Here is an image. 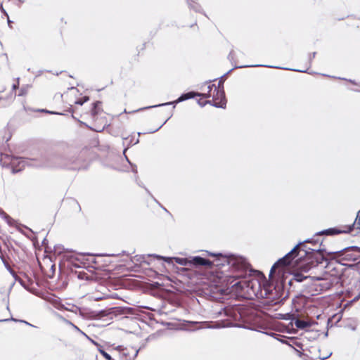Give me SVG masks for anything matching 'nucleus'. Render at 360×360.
<instances>
[{
    "label": "nucleus",
    "instance_id": "obj_1",
    "mask_svg": "<svg viewBox=\"0 0 360 360\" xmlns=\"http://www.w3.org/2000/svg\"><path fill=\"white\" fill-rule=\"evenodd\" d=\"M141 110V109H139L132 112H127L124 110L123 113H120L119 115L112 117V122L108 123L109 115L102 109V103L101 101H96L93 103L92 108L89 112V115L92 120L91 129L95 131L101 132L103 131L106 127H108L112 131L114 128L118 127L120 122L124 118L123 115L124 113L135 112Z\"/></svg>",
    "mask_w": 360,
    "mask_h": 360
},
{
    "label": "nucleus",
    "instance_id": "obj_2",
    "mask_svg": "<svg viewBox=\"0 0 360 360\" xmlns=\"http://www.w3.org/2000/svg\"><path fill=\"white\" fill-rule=\"evenodd\" d=\"M207 91L202 94L190 91L182 94L177 100L178 102L193 98L195 96H202L203 98H212L211 104L218 108H224L226 104V99L224 89V80L220 79L215 83L210 84L207 87Z\"/></svg>",
    "mask_w": 360,
    "mask_h": 360
},
{
    "label": "nucleus",
    "instance_id": "obj_3",
    "mask_svg": "<svg viewBox=\"0 0 360 360\" xmlns=\"http://www.w3.org/2000/svg\"><path fill=\"white\" fill-rule=\"evenodd\" d=\"M302 246H304L303 244L297 245L285 257L278 259L271 267L269 276L272 277L276 269H278V273L283 274L285 269L291 264L294 259L297 257L296 260L297 262L298 260H302L305 256H307L308 252L302 249Z\"/></svg>",
    "mask_w": 360,
    "mask_h": 360
},
{
    "label": "nucleus",
    "instance_id": "obj_4",
    "mask_svg": "<svg viewBox=\"0 0 360 360\" xmlns=\"http://www.w3.org/2000/svg\"><path fill=\"white\" fill-rule=\"evenodd\" d=\"M244 285L250 288L255 295H257L259 290H262V283L257 279H250L245 282L238 281L233 284V287L244 288Z\"/></svg>",
    "mask_w": 360,
    "mask_h": 360
},
{
    "label": "nucleus",
    "instance_id": "obj_5",
    "mask_svg": "<svg viewBox=\"0 0 360 360\" xmlns=\"http://www.w3.org/2000/svg\"><path fill=\"white\" fill-rule=\"evenodd\" d=\"M356 226L357 229H360V211L358 212L356 219L352 226H347L344 227V229H329L325 231L328 235H335L342 233H350Z\"/></svg>",
    "mask_w": 360,
    "mask_h": 360
},
{
    "label": "nucleus",
    "instance_id": "obj_6",
    "mask_svg": "<svg viewBox=\"0 0 360 360\" xmlns=\"http://www.w3.org/2000/svg\"><path fill=\"white\" fill-rule=\"evenodd\" d=\"M308 263L304 264L303 266L300 267V271H296L292 274V277L289 281L290 285H292L294 282H302L307 279H311L309 276L305 275L307 273L309 268L307 266Z\"/></svg>",
    "mask_w": 360,
    "mask_h": 360
},
{
    "label": "nucleus",
    "instance_id": "obj_7",
    "mask_svg": "<svg viewBox=\"0 0 360 360\" xmlns=\"http://www.w3.org/2000/svg\"><path fill=\"white\" fill-rule=\"evenodd\" d=\"M206 266L208 267H212L213 265L212 262L209 259H204L201 257L196 256L193 257L191 259V266Z\"/></svg>",
    "mask_w": 360,
    "mask_h": 360
},
{
    "label": "nucleus",
    "instance_id": "obj_8",
    "mask_svg": "<svg viewBox=\"0 0 360 360\" xmlns=\"http://www.w3.org/2000/svg\"><path fill=\"white\" fill-rule=\"evenodd\" d=\"M15 281H18L25 288L30 290L33 284L32 280L25 274L22 276H15Z\"/></svg>",
    "mask_w": 360,
    "mask_h": 360
},
{
    "label": "nucleus",
    "instance_id": "obj_9",
    "mask_svg": "<svg viewBox=\"0 0 360 360\" xmlns=\"http://www.w3.org/2000/svg\"><path fill=\"white\" fill-rule=\"evenodd\" d=\"M175 261L180 265L183 266H191V259L188 258H175Z\"/></svg>",
    "mask_w": 360,
    "mask_h": 360
},
{
    "label": "nucleus",
    "instance_id": "obj_10",
    "mask_svg": "<svg viewBox=\"0 0 360 360\" xmlns=\"http://www.w3.org/2000/svg\"><path fill=\"white\" fill-rule=\"evenodd\" d=\"M30 88V85L22 86L18 94V96H25L28 94L29 89Z\"/></svg>",
    "mask_w": 360,
    "mask_h": 360
},
{
    "label": "nucleus",
    "instance_id": "obj_11",
    "mask_svg": "<svg viewBox=\"0 0 360 360\" xmlns=\"http://www.w3.org/2000/svg\"><path fill=\"white\" fill-rule=\"evenodd\" d=\"M262 286H263L264 290L265 291V293H264L265 296L271 298L269 296L271 294V292L269 290V288H271V285L269 284L266 283V281H262Z\"/></svg>",
    "mask_w": 360,
    "mask_h": 360
},
{
    "label": "nucleus",
    "instance_id": "obj_12",
    "mask_svg": "<svg viewBox=\"0 0 360 360\" xmlns=\"http://www.w3.org/2000/svg\"><path fill=\"white\" fill-rule=\"evenodd\" d=\"M295 326L299 328H304L308 326V323L303 320H297L295 321Z\"/></svg>",
    "mask_w": 360,
    "mask_h": 360
},
{
    "label": "nucleus",
    "instance_id": "obj_13",
    "mask_svg": "<svg viewBox=\"0 0 360 360\" xmlns=\"http://www.w3.org/2000/svg\"><path fill=\"white\" fill-rule=\"evenodd\" d=\"M89 100V96H84L81 98L77 99L75 101V104L82 105L85 102L88 101Z\"/></svg>",
    "mask_w": 360,
    "mask_h": 360
},
{
    "label": "nucleus",
    "instance_id": "obj_14",
    "mask_svg": "<svg viewBox=\"0 0 360 360\" xmlns=\"http://www.w3.org/2000/svg\"><path fill=\"white\" fill-rule=\"evenodd\" d=\"M198 96L200 98L198 99V103L200 106H205L207 103H211V101L207 100V98H203L202 96Z\"/></svg>",
    "mask_w": 360,
    "mask_h": 360
},
{
    "label": "nucleus",
    "instance_id": "obj_15",
    "mask_svg": "<svg viewBox=\"0 0 360 360\" xmlns=\"http://www.w3.org/2000/svg\"><path fill=\"white\" fill-rule=\"evenodd\" d=\"M18 87H19V79H18L16 82L13 84L12 89L16 90L17 89H18Z\"/></svg>",
    "mask_w": 360,
    "mask_h": 360
},
{
    "label": "nucleus",
    "instance_id": "obj_16",
    "mask_svg": "<svg viewBox=\"0 0 360 360\" xmlns=\"http://www.w3.org/2000/svg\"><path fill=\"white\" fill-rule=\"evenodd\" d=\"M146 43L143 44H142V46H141V50H142V51H143V50H144V49H146Z\"/></svg>",
    "mask_w": 360,
    "mask_h": 360
},
{
    "label": "nucleus",
    "instance_id": "obj_17",
    "mask_svg": "<svg viewBox=\"0 0 360 360\" xmlns=\"http://www.w3.org/2000/svg\"><path fill=\"white\" fill-rule=\"evenodd\" d=\"M70 324H71V325H72V326L75 329H77V330H79V331H80V330L79 329V328H78L77 326H76L75 325H74L73 323H70Z\"/></svg>",
    "mask_w": 360,
    "mask_h": 360
},
{
    "label": "nucleus",
    "instance_id": "obj_18",
    "mask_svg": "<svg viewBox=\"0 0 360 360\" xmlns=\"http://www.w3.org/2000/svg\"><path fill=\"white\" fill-rule=\"evenodd\" d=\"M210 255H212V256H221V254H219V255L210 254Z\"/></svg>",
    "mask_w": 360,
    "mask_h": 360
}]
</instances>
